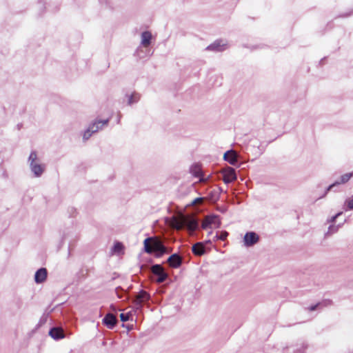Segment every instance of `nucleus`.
I'll use <instances>...</instances> for the list:
<instances>
[{"label": "nucleus", "instance_id": "obj_10", "mask_svg": "<svg viewBox=\"0 0 353 353\" xmlns=\"http://www.w3.org/2000/svg\"><path fill=\"white\" fill-rule=\"evenodd\" d=\"M150 299V294L145 291H141L137 296L134 301L137 310L142 307V304Z\"/></svg>", "mask_w": 353, "mask_h": 353}, {"label": "nucleus", "instance_id": "obj_15", "mask_svg": "<svg viewBox=\"0 0 353 353\" xmlns=\"http://www.w3.org/2000/svg\"><path fill=\"white\" fill-rule=\"evenodd\" d=\"M223 159L231 165H235L237 162V154L233 150L227 151L224 155Z\"/></svg>", "mask_w": 353, "mask_h": 353}, {"label": "nucleus", "instance_id": "obj_2", "mask_svg": "<svg viewBox=\"0 0 353 353\" xmlns=\"http://www.w3.org/2000/svg\"><path fill=\"white\" fill-rule=\"evenodd\" d=\"M30 170L36 178L41 177L46 171V164L38 157L37 152L32 151L28 159Z\"/></svg>", "mask_w": 353, "mask_h": 353}, {"label": "nucleus", "instance_id": "obj_4", "mask_svg": "<svg viewBox=\"0 0 353 353\" xmlns=\"http://www.w3.org/2000/svg\"><path fill=\"white\" fill-rule=\"evenodd\" d=\"M144 250L146 253L150 254L156 252L159 255L169 252L167 248L157 237H149L144 240Z\"/></svg>", "mask_w": 353, "mask_h": 353}, {"label": "nucleus", "instance_id": "obj_3", "mask_svg": "<svg viewBox=\"0 0 353 353\" xmlns=\"http://www.w3.org/2000/svg\"><path fill=\"white\" fill-rule=\"evenodd\" d=\"M153 36L149 31H144L141 34L140 46L137 48L135 54L139 59H143L150 56L149 46L152 43Z\"/></svg>", "mask_w": 353, "mask_h": 353}, {"label": "nucleus", "instance_id": "obj_7", "mask_svg": "<svg viewBox=\"0 0 353 353\" xmlns=\"http://www.w3.org/2000/svg\"><path fill=\"white\" fill-rule=\"evenodd\" d=\"M259 241V236L254 232H248L245 233L243 237V245L245 247H252L256 244Z\"/></svg>", "mask_w": 353, "mask_h": 353}, {"label": "nucleus", "instance_id": "obj_25", "mask_svg": "<svg viewBox=\"0 0 353 353\" xmlns=\"http://www.w3.org/2000/svg\"><path fill=\"white\" fill-rule=\"evenodd\" d=\"M342 214V212L337 213L335 216H332L330 219H327V223L334 224L335 222L336 219Z\"/></svg>", "mask_w": 353, "mask_h": 353}, {"label": "nucleus", "instance_id": "obj_1", "mask_svg": "<svg viewBox=\"0 0 353 353\" xmlns=\"http://www.w3.org/2000/svg\"><path fill=\"white\" fill-rule=\"evenodd\" d=\"M172 225L176 230L186 228L190 232H193L198 228L197 220L190 215L181 214L174 217L172 221Z\"/></svg>", "mask_w": 353, "mask_h": 353}, {"label": "nucleus", "instance_id": "obj_28", "mask_svg": "<svg viewBox=\"0 0 353 353\" xmlns=\"http://www.w3.org/2000/svg\"><path fill=\"white\" fill-rule=\"evenodd\" d=\"M318 306H319V305H318V304H317V305H312V306H311V307H310V310L311 311L315 310H316V308Z\"/></svg>", "mask_w": 353, "mask_h": 353}, {"label": "nucleus", "instance_id": "obj_16", "mask_svg": "<svg viewBox=\"0 0 353 353\" xmlns=\"http://www.w3.org/2000/svg\"><path fill=\"white\" fill-rule=\"evenodd\" d=\"M168 262L171 267L177 268L181 265L182 260L178 254H174L168 258Z\"/></svg>", "mask_w": 353, "mask_h": 353}, {"label": "nucleus", "instance_id": "obj_14", "mask_svg": "<svg viewBox=\"0 0 353 353\" xmlns=\"http://www.w3.org/2000/svg\"><path fill=\"white\" fill-rule=\"evenodd\" d=\"M48 276V271L46 268H41L39 269L34 274V281L37 284H40L46 281Z\"/></svg>", "mask_w": 353, "mask_h": 353}, {"label": "nucleus", "instance_id": "obj_20", "mask_svg": "<svg viewBox=\"0 0 353 353\" xmlns=\"http://www.w3.org/2000/svg\"><path fill=\"white\" fill-rule=\"evenodd\" d=\"M133 313H134V311H132V310H131L127 313H121L120 314L121 321L123 322H125L128 321H132Z\"/></svg>", "mask_w": 353, "mask_h": 353}, {"label": "nucleus", "instance_id": "obj_21", "mask_svg": "<svg viewBox=\"0 0 353 353\" xmlns=\"http://www.w3.org/2000/svg\"><path fill=\"white\" fill-rule=\"evenodd\" d=\"M344 208L345 210H353V196L345 199L344 203Z\"/></svg>", "mask_w": 353, "mask_h": 353}, {"label": "nucleus", "instance_id": "obj_6", "mask_svg": "<svg viewBox=\"0 0 353 353\" xmlns=\"http://www.w3.org/2000/svg\"><path fill=\"white\" fill-rule=\"evenodd\" d=\"M221 225V221L217 215H208L206 216L202 223V228H216Z\"/></svg>", "mask_w": 353, "mask_h": 353}, {"label": "nucleus", "instance_id": "obj_19", "mask_svg": "<svg viewBox=\"0 0 353 353\" xmlns=\"http://www.w3.org/2000/svg\"><path fill=\"white\" fill-rule=\"evenodd\" d=\"M205 248L202 243H197L192 246V252L197 256L204 254Z\"/></svg>", "mask_w": 353, "mask_h": 353}, {"label": "nucleus", "instance_id": "obj_22", "mask_svg": "<svg viewBox=\"0 0 353 353\" xmlns=\"http://www.w3.org/2000/svg\"><path fill=\"white\" fill-rule=\"evenodd\" d=\"M123 249V245L120 242H117L116 243H114V247L112 248L113 252L115 253H117V254L121 253L122 252Z\"/></svg>", "mask_w": 353, "mask_h": 353}, {"label": "nucleus", "instance_id": "obj_12", "mask_svg": "<svg viewBox=\"0 0 353 353\" xmlns=\"http://www.w3.org/2000/svg\"><path fill=\"white\" fill-rule=\"evenodd\" d=\"M141 96L138 92H132L125 94L124 101L128 105L137 103L140 100Z\"/></svg>", "mask_w": 353, "mask_h": 353}, {"label": "nucleus", "instance_id": "obj_17", "mask_svg": "<svg viewBox=\"0 0 353 353\" xmlns=\"http://www.w3.org/2000/svg\"><path fill=\"white\" fill-rule=\"evenodd\" d=\"M103 322L108 328L112 329L117 323V319L112 314H108L103 319Z\"/></svg>", "mask_w": 353, "mask_h": 353}, {"label": "nucleus", "instance_id": "obj_18", "mask_svg": "<svg viewBox=\"0 0 353 353\" xmlns=\"http://www.w3.org/2000/svg\"><path fill=\"white\" fill-rule=\"evenodd\" d=\"M49 334L52 338L56 340L61 339L64 337L63 330L57 327L52 328L49 332Z\"/></svg>", "mask_w": 353, "mask_h": 353}, {"label": "nucleus", "instance_id": "obj_9", "mask_svg": "<svg viewBox=\"0 0 353 353\" xmlns=\"http://www.w3.org/2000/svg\"><path fill=\"white\" fill-rule=\"evenodd\" d=\"M152 272L157 276L156 279L157 283H163L167 278L168 275L164 272L163 268L160 265H154L152 267Z\"/></svg>", "mask_w": 353, "mask_h": 353}, {"label": "nucleus", "instance_id": "obj_24", "mask_svg": "<svg viewBox=\"0 0 353 353\" xmlns=\"http://www.w3.org/2000/svg\"><path fill=\"white\" fill-rule=\"evenodd\" d=\"M194 175H195V176L199 178V181H201V182H205L209 178V176H208L206 178H205L201 170L196 171L194 172Z\"/></svg>", "mask_w": 353, "mask_h": 353}, {"label": "nucleus", "instance_id": "obj_27", "mask_svg": "<svg viewBox=\"0 0 353 353\" xmlns=\"http://www.w3.org/2000/svg\"><path fill=\"white\" fill-rule=\"evenodd\" d=\"M202 201H203L202 198H197L194 201V203L197 204V203H201Z\"/></svg>", "mask_w": 353, "mask_h": 353}, {"label": "nucleus", "instance_id": "obj_26", "mask_svg": "<svg viewBox=\"0 0 353 353\" xmlns=\"http://www.w3.org/2000/svg\"><path fill=\"white\" fill-rule=\"evenodd\" d=\"M228 235V234L227 232H221L219 238L221 240H225L227 238Z\"/></svg>", "mask_w": 353, "mask_h": 353}, {"label": "nucleus", "instance_id": "obj_8", "mask_svg": "<svg viewBox=\"0 0 353 353\" xmlns=\"http://www.w3.org/2000/svg\"><path fill=\"white\" fill-rule=\"evenodd\" d=\"M228 44L225 40H216L207 47V50L216 52H221L227 49Z\"/></svg>", "mask_w": 353, "mask_h": 353}, {"label": "nucleus", "instance_id": "obj_13", "mask_svg": "<svg viewBox=\"0 0 353 353\" xmlns=\"http://www.w3.org/2000/svg\"><path fill=\"white\" fill-rule=\"evenodd\" d=\"M352 176H353V172L343 174L335 183H332L327 188L325 194H326L328 191L331 190L335 185L347 183Z\"/></svg>", "mask_w": 353, "mask_h": 353}, {"label": "nucleus", "instance_id": "obj_11", "mask_svg": "<svg viewBox=\"0 0 353 353\" xmlns=\"http://www.w3.org/2000/svg\"><path fill=\"white\" fill-rule=\"evenodd\" d=\"M223 181L225 183H230L236 179L235 171L232 168H228L223 170Z\"/></svg>", "mask_w": 353, "mask_h": 353}, {"label": "nucleus", "instance_id": "obj_5", "mask_svg": "<svg viewBox=\"0 0 353 353\" xmlns=\"http://www.w3.org/2000/svg\"><path fill=\"white\" fill-rule=\"evenodd\" d=\"M109 123V119H95L93 122H92L88 128L85 130L83 133V139L84 141L88 140L93 134L97 132L98 131L103 129L105 126L108 125Z\"/></svg>", "mask_w": 353, "mask_h": 353}, {"label": "nucleus", "instance_id": "obj_23", "mask_svg": "<svg viewBox=\"0 0 353 353\" xmlns=\"http://www.w3.org/2000/svg\"><path fill=\"white\" fill-rule=\"evenodd\" d=\"M339 227H340L339 225H335L334 224H331L328 228L327 234H332L336 233L338 231Z\"/></svg>", "mask_w": 353, "mask_h": 353}]
</instances>
